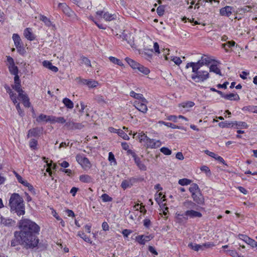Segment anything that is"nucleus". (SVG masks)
I'll use <instances>...</instances> for the list:
<instances>
[{
  "instance_id": "obj_37",
  "label": "nucleus",
  "mask_w": 257,
  "mask_h": 257,
  "mask_svg": "<svg viewBox=\"0 0 257 257\" xmlns=\"http://www.w3.org/2000/svg\"><path fill=\"white\" fill-rule=\"evenodd\" d=\"M188 246L195 251L203 250L202 244H198L196 243H190L188 244Z\"/></svg>"
},
{
  "instance_id": "obj_34",
  "label": "nucleus",
  "mask_w": 257,
  "mask_h": 257,
  "mask_svg": "<svg viewBox=\"0 0 257 257\" xmlns=\"http://www.w3.org/2000/svg\"><path fill=\"white\" fill-rule=\"evenodd\" d=\"M132 180V179L123 180L121 184L122 188L125 190L127 188H130L133 185L131 182Z\"/></svg>"
},
{
  "instance_id": "obj_36",
  "label": "nucleus",
  "mask_w": 257,
  "mask_h": 257,
  "mask_svg": "<svg viewBox=\"0 0 257 257\" xmlns=\"http://www.w3.org/2000/svg\"><path fill=\"white\" fill-rule=\"evenodd\" d=\"M7 92L9 94L14 104H16L17 103V97L16 96V94H15L11 88L9 87H8L7 88Z\"/></svg>"
},
{
  "instance_id": "obj_46",
  "label": "nucleus",
  "mask_w": 257,
  "mask_h": 257,
  "mask_svg": "<svg viewBox=\"0 0 257 257\" xmlns=\"http://www.w3.org/2000/svg\"><path fill=\"white\" fill-rule=\"evenodd\" d=\"M191 183V180L186 178L180 179L178 181V183L182 186L187 185L190 184Z\"/></svg>"
},
{
  "instance_id": "obj_44",
  "label": "nucleus",
  "mask_w": 257,
  "mask_h": 257,
  "mask_svg": "<svg viewBox=\"0 0 257 257\" xmlns=\"http://www.w3.org/2000/svg\"><path fill=\"white\" fill-rule=\"evenodd\" d=\"M218 125L219 127L222 128L228 127L230 126H233V122H228L227 121H222L219 123Z\"/></svg>"
},
{
  "instance_id": "obj_60",
  "label": "nucleus",
  "mask_w": 257,
  "mask_h": 257,
  "mask_svg": "<svg viewBox=\"0 0 257 257\" xmlns=\"http://www.w3.org/2000/svg\"><path fill=\"white\" fill-rule=\"evenodd\" d=\"M249 245H250L252 247H254L257 246V242L253 239L249 238L248 240L246 242Z\"/></svg>"
},
{
  "instance_id": "obj_55",
  "label": "nucleus",
  "mask_w": 257,
  "mask_h": 257,
  "mask_svg": "<svg viewBox=\"0 0 257 257\" xmlns=\"http://www.w3.org/2000/svg\"><path fill=\"white\" fill-rule=\"evenodd\" d=\"M201 59L203 60V62L205 65H209L213 61L212 59L207 56H202Z\"/></svg>"
},
{
  "instance_id": "obj_62",
  "label": "nucleus",
  "mask_w": 257,
  "mask_h": 257,
  "mask_svg": "<svg viewBox=\"0 0 257 257\" xmlns=\"http://www.w3.org/2000/svg\"><path fill=\"white\" fill-rule=\"evenodd\" d=\"M171 60L173 61L176 65H180L182 63V61L179 57H171Z\"/></svg>"
},
{
  "instance_id": "obj_16",
  "label": "nucleus",
  "mask_w": 257,
  "mask_h": 257,
  "mask_svg": "<svg viewBox=\"0 0 257 257\" xmlns=\"http://www.w3.org/2000/svg\"><path fill=\"white\" fill-rule=\"evenodd\" d=\"M42 130L39 127H35L32 129H30L28 131V133L27 134V137L30 138L32 137H37L40 136V134L41 133Z\"/></svg>"
},
{
  "instance_id": "obj_41",
  "label": "nucleus",
  "mask_w": 257,
  "mask_h": 257,
  "mask_svg": "<svg viewBox=\"0 0 257 257\" xmlns=\"http://www.w3.org/2000/svg\"><path fill=\"white\" fill-rule=\"evenodd\" d=\"M109 60L113 64H117L120 66H123V63L121 61L114 57L110 56L109 57Z\"/></svg>"
},
{
  "instance_id": "obj_49",
  "label": "nucleus",
  "mask_w": 257,
  "mask_h": 257,
  "mask_svg": "<svg viewBox=\"0 0 257 257\" xmlns=\"http://www.w3.org/2000/svg\"><path fill=\"white\" fill-rule=\"evenodd\" d=\"M165 12V6H160L157 9V13L159 16H162L164 15Z\"/></svg>"
},
{
  "instance_id": "obj_18",
  "label": "nucleus",
  "mask_w": 257,
  "mask_h": 257,
  "mask_svg": "<svg viewBox=\"0 0 257 257\" xmlns=\"http://www.w3.org/2000/svg\"><path fill=\"white\" fill-rule=\"evenodd\" d=\"M52 116L47 115L44 114H41L37 118L36 121L38 122H40L42 121H52L54 120V118L53 119H52Z\"/></svg>"
},
{
  "instance_id": "obj_38",
  "label": "nucleus",
  "mask_w": 257,
  "mask_h": 257,
  "mask_svg": "<svg viewBox=\"0 0 257 257\" xmlns=\"http://www.w3.org/2000/svg\"><path fill=\"white\" fill-rule=\"evenodd\" d=\"M189 191L192 194L193 193H196L198 191H200L198 185L196 183H193L190 185V187L189 189Z\"/></svg>"
},
{
  "instance_id": "obj_61",
  "label": "nucleus",
  "mask_w": 257,
  "mask_h": 257,
  "mask_svg": "<svg viewBox=\"0 0 257 257\" xmlns=\"http://www.w3.org/2000/svg\"><path fill=\"white\" fill-rule=\"evenodd\" d=\"M200 170L206 173L207 175H211V172L209 168L206 166H203L200 168Z\"/></svg>"
},
{
  "instance_id": "obj_29",
  "label": "nucleus",
  "mask_w": 257,
  "mask_h": 257,
  "mask_svg": "<svg viewBox=\"0 0 257 257\" xmlns=\"http://www.w3.org/2000/svg\"><path fill=\"white\" fill-rule=\"evenodd\" d=\"M9 70L11 74L16 76L18 75L19 70L18 68L15 64H13L8 66Z\"/></svg>"
},
{
  "instance_id": "obj_48",
  "label": "nucleus",
  "mask_w": 257,
  "mask_h": 257,
  "mask_svg": "<svg viewBox=\"0 0 257 257\" xmlns=\"http://www.w3.org/2000/svg\"><path fill=\"white\" fill-rule=\"evenodd\" d=\"M81 60L82 61V64H84L88 67H91L90 60L88 58L84 56H81Z\"/></svg>"
},
{
  "instance_id": "obj_30",
  "label": "nucleus",
  "mask_w": 257,
  "mask_h": 257,
  "mask_svg": "<svg viewBox=\"0 0 257 257\" xmlns=\"http://www.w3.org/2000/svg\"><path fill=\"white\" fill-rule=\"evenodd\" d=\"M63 103L65 106L69 109H72L74 107L73 102L68 98H64L63 99Z\"/></svg>"
},
{
  "instance_id": "obj_4",
  "label": "nucleus",
  "mask_w": 257,
  "mask_h": 257,
  "mask_svg": "<svg viewBox=\"0 0 257 257\" xmlns=\"http://www.w3.org/2000/svg\"><path fill=\"white\" fill-rule=\"evenodd\" d=\"M191 78L196 82H204L209 78V73L207 70H199L192 72Z\"/></svg>"
},
{
  "instance_id": "obj_3",
  "label": "nucleus",
  "mask_w": 257,
  "mask_h": 257,
  "mask_svg": "<svg viewBox=\"0 0 257 257\" xmlns=\"http://www.w3.org/2000/svg\"><path fill=\"white\" fill-rule=\"evenodd\" d=\"M37 234L18 235L21 239L20 244L27 249H33L37 247L39 241Z\"/></svg>"
},
{
  "instance_id": "obj_32",
  "label": "nucleus",
  "mask_w": 257,
  "mask_h": 257,
  "mask_svg": "<svg viewBox=\"0 0 257 257\" xmlns=\"http://www.w3.org/2000/svg\"><path fill=\"white\" fill-rule=\"evenodd\" d=\"M72 1L74 3L78 5V6L80 8L88 9L89 7L90 2L89 0L87 2H86L85 4H84L81 1H79L78 0H72Z\"/></svg>"
},
{
  "instance_id": "obj_28",
  "label": "nucleus",
  "mask_w": 257,
  "mask_h": 257,
  "mask_svg": "<svg viewBox=\"0 0 257 257\" xmlns=\"http://www.w3.org/2000/svg\"><path fill=\"white\" fill-rule=\"evenodd\" d=\"M40 20L43 22L47 27H50L52 26V23L50 19L44 15L40 16Z\"/></svg>"
},
{
  "instance_id": "obj_64",
  "label": "nucleus",
  "mask_w": 257,
  "mask_h": 257,
  "mask_svg": "<svg viewBox=\"0 0 257 257\" xmlns=\"http://www.w3.org/2000/svg\"><path fill=\"white\" fill-rule=\"evenodd\" d=\"M95 100L100 103H105L104 98L101 95H97L95 97Z\"/></svg>"
},
{
  "instance_id": "obj_7",
  "label": "nucleus",
  "mask_w": 257,
  "mask_h": 257,
  "mask_svg": "<svg viewBox=\"0 0 257 257\" xmlns=\"http://www.w3.org/2000/svg\"><path fill=\"white\" fill-rule=\"evenodd\" d=\"M203 61V60L201 58L197 62L188 63L186 65V68L188 69L189 67H192V72L198 71V69L201 70V68L205 65Z\"/></svg>"
},
{
  "instance_id": "obj_27",
  "label": "nucleus",
  "mask_w": 257,
  "mask_h": 257,
  "mask_svg": "<svg viewBox=\"0 0 257 257\" xmlns=\"http://www.w3.org/2000/svg\"><path fill=\"white\" fill-rule=\"evenodd\" d=\"M224 98L227 100H238L240 98L237 94L230 93L229 94H225Z\"/></svg>"
},
{
  "instance_id": "obj_2",
  "label": "nucleus",
  "mask_w": 257,
  "mask_h": 257,
  "mask_svg": "<svg viewBox=\"0 0 257 257\" xmlns=\"http://www.w3.org/2000/svg\"><path fill=\"white\" fill-rule=\"evenodd\" d=\"M9 206L11 210L17 213L19 216L23 215L25 213V207L23 198L18 193L11 195L9 200Z\"/></svg>"
},
{
  "instance_id": "obj_9",
  "label": "nucleus",
  "mask_w": 257,
  "mask_h": 257,
  "mask_svg": "<svg viewBox=\"0 0 257 257\" xmlns=\"http://www.w3.org/2000/svg\"><path fill=\"white\" fill-rule=\"evenodd\" d=\"M97 16L102 17L106 21H111L116 19V15L110 14L108 12H104L102 11H99L96 13Z\"/></svg>"
},
{
  "instance_id": "obj_23",
  "label": "nucleus",
  "mask_w": 257,
  "mask_h": 257,
  "mask_svg": "<svg viewBox=\"0 0 257 257\" xmlns=\"http://www.w3.org/2000/svg\"><path fill=\"white\" fill-rule=\"evenodd\" d=\"M43 66H45L46 68H48L50 70H52V71L54 72H57L58 71V68L53 66L50 62L48 61H44L43 62Z\"/></svg>"
},
{
  "instance_id": "obj_26",
  "label": "nucleus",
  "mask_w": 257,
  "mask_h": 257,
  "mask_svg": "<svg viewBox=\"0 0 257 257\" xmlns=\"http://www.w3.org/2000/svg\"><path fill=\"white\" fill-rule=\"evenodd\" d=\"M79 180L83 183H90L92 181V178L88 175H82L79 176Z\"/></svg>"
},
{
  "instance_id": "obj_35",
  "label": "nucleus",
  "mask_w": 257,
  "mask_h": 257,
  "mask_svg": "<svg viewBox=\"0 0 257 257\" xmlns=\"http://www.w3.org/2000/svg\"><path fill=\"white\" fill-rule=\"evenodd\" d=\"M114 132L117 133L119 136L125 140H128L130 139L128 135L121 130H115Z\"/></svg>"
},
{
  "instance_id": "obj_12",
  "label": "nucleus",
  "mask_w": 257,
  "mask_h": 257,
  "mask_svg": "<svg viewBox=\"0 0 257 257\" xmlns=\"http://www.w3.org/2000/svg\"><path fill=\"white\" fill-rule=\"evenodd\" d=\"M148 102H144L141 101V102L138 101H135L134 102V106L140 111L146 113L148 110V107L146 104Z\"/></svg>"
},
{
  "instance_id": "obj_53",
  "label": "nucleus",
  "mask_w": 257,
  "mask_h": 257,
  "mask_svg": "<svg viewBox=\"0 0 257 257\" xmlns=\"http://www.w3.org/2000/svg\"><path fill=\"white\" fill-rule=\"evenodd\" d=\"M98 85V82L97 81H94V80H89L87 85L89 88H94V87H96Z\"/></svg>"
},
{
  "instance_id": "obj_45",
  "label": "nucleus",
  "mask_w": 257,
  "mask_h": 257,
  "mask_svg": "<svg viewBox=\"0 0 257 257\" xmlns=\"http://www.w3.org/2000/svg\"><path fill=\"white\" fill-rule=\"evenodd\" d=\"M235 124L237 128L241 127L246 128L247 127V124L246 122L243 121H235L233 122V125Z\"/></svg>"
},
{
  "instance_id": "obj_40",
  "label": "nucleus",
  "mask_w": 257,
  "mask_h": 257,
  "mask_svg": "<svg viewBox=\"0 0 257 257\" xmlns=\"http://www.w3.org/2000/svg\"><path fill=\"white\" fill-rule=\"evenodd\" d=\"M137 69L145 75H147L150 73V70L148 68L144 67L140 64H139V66L138 67Z\"/></svg>"
},
{
  "instance_id": "obj_20",
  "label": "nucleus",
  "mask_w": 257,
  "mask_h": 257,
  "mask_svg": "<svg viewBox=\"0 0 257 257\" xmlns=\"http://www.w3.org/2000/svg\"><path fill=\"white\" fill-rule=\"evenodd\" d=\"M24 35L26 38H27L28 40L30 41H33L35 39V37L34 35L32 33V30L31 28H26L24 31Z\"/></svg>"
},
{
  "instance_id": "obj_52",
  "label": "nucleus",
  "mask_w": 257,
  "mask_h": 257,
  "mask_svg": "<svg viewBox=\"0 0 257 257\" xmlns=\"http://www.w3.org/2000/svg\"><path fill=\"white\" fill-rule=\"evenodd\" d=\"M101 198L102 201L104 202H110L112 200V198L108 196L107 194H103Z\"/></svg>"
},
{
  "instance_id": "obj_50",
  "label": "nucleus",
  "mask_w": 257,
  "mask_h": 257,
  "mask_svg": "<svg viewBox=\"0 0 257 257\" xmlns=\"http://www.w3.org/2000/svg\"><path fill=\"white\" fill-rule=\"evenodd\" d=\"M38 145V142L37 140L35 139H31L30 141L29 145L30 147L33 149L35 150L37 149V146Z\"/></svg>"
},
{
  "instance_id": "obj_42",
  "label": "nucleus",
  "mask_w": 257,
  "mask_h": 257,
  "mask_svg": "<svg viewBox=\"0 0 257 257\" xmlns=\"http://www.w3.org/2000/svg\"><path fill=\"white\" fill-rule=\"evenodd\" d=\"M137 137H138V139L141 143H144V144L146 143L149 138V137H148L144 133L139 134Z\"/></svg>"
},
{
  "instance_id": "obj_33",
  "label": "nucleus",
  "mask_w": 257,
  "mask_h": 257,
  "mask_svg": "<svg viewBox=\"0 0 257 257\" xmlns=\"http://www.w3.org/2000/svg\"><path fill=\"white\" fill-rule=\"evenodd\" d=\"M209 71L213 72L216 74L222 76V74L220 69L215 64L211 65L209 67Z\"/></svg>"
},
{
  "instance_id": "obj_17",
  "label": "nucleus",
  "mask_w": 257,
  "mask_h": 257,
  "mask_svg": "<svg viewBox=\"0 0 257 257\" xmlns=\"http://www.w3.org/2000/svg\"><path fill=\"white\" fill-rule=\"evenodd\" d=\"M15 84L13 86V88L17 92L22 91L21 88V81L19 75H16L14 77Z\"/></svg>"
},
{
  "instance_id": "obj_39",
  "label": "nucleus",
  "mask_w": 257,
  "mask_h": 257,
  "mask_svg": "<svg viewBox=\"0 0 257 257\" xmlns=\"http://www.w3.org/2000/svg\"><path fill=\"white\" fill-rule=\"evenodd\" d=\"M77 235L81 237L85 241L90 244L92 243V241L91 240V239L89 238V237L86 235L84 232L79 231L78 232Z\"/></svg>"
},
{
  "instance_id": "obj_31",
  "label": "nucleus",
  "mask_w": 257,
  "mask_h": 257,
  "mask_svg": "<svg viewBox=\"0 0 257 257\" xmlns=\"http://www.w3.org/2000/svg\"><path fill=\"white\" fill-rule=\"evenodd\" d=\"M13 39L14 41L16 47L21 46V39L19 35L17 34H14L13 35Z\"/></svg>"
},
{
  "instance_id": "obj_24",
  "label": "nucleus",
  "mask_w": 257,
  "mask_h": 257,
  "mask_svg": "<svg viewBox=\"0 0 257 257\" xmlns=\"http://www.w3.org/2000/svg\"><path fill=\"white\" fill-rule=\"evenodd\" d=\"M125 60L126 61L128 64L134 69H137L138 67L139 66L140 64L139 63L136 62L134 60L128 57L125 58Z\"/></svg>"
},
{
  "instance_id": "obj_56",
  "label": "nucleus",
  "mask_w": 257,
  "mask_h": 257,
  "mask_svg": "<svg viewBox=\"0 0 257 257\" xmlns=\"http://www.w3.org/2000/svg\"><path fill=\"white\" fill-rule=\"evenodd\" d=\"M54 118V120L53 121L61 123H64L66 122V120L64 119L63 117H55L54 116H52V119H53Z\"/></svg>"
},
{
  "instance_id": "obj_59",
  "label": "nucleus",
  "mask_w": 257,
  "mask_h": 257,
  "mask_svg": "<svg viewBox=\"0 0 257 257\" xmlns=\"http://www.w3.org/2000/svg\"><path fill=\"white\" fill-rule=\"evenodd\" d=\"M183 204L184 206L187 208H193L195 206V204L191 201H185Z\"/></svg>"
},
{
  "instance_id": "obj_22",
  "label": "nucleus",
  "mask_w": 257,
  "mask_h": 257,
  "mask_svg": "<svg viewBox=\"0 0 257 257\" xmlns=\"http://www.w3.org/2000/svg\"><path fill=\"white\" fill-rule=\"evenodd\" d=\"M130 94L131 97H134L135 99L141 100V101L144 102H148L147 99L143 97V95L142 94L137 93L134 91H131Z\"/></svg>"
},
{
  "instance_id": "obj_11",
  "label": "nucleus",
  "mask_w": 257,
  "mask_h": 257,
  "mask_svg": "<svg viewBox=\"0 0 257 257\" xmlns=\"http://www.w3.org/2000/svg\"><path fill=\"white\" fill-rule=\"evenodd\" d=\"M161 142L159 140H155L154 139H151L148 138L145 145L147 148H157L161 146Z\"/></svg>"
},
{
  "instance_id": "obj_5",
  "label": "nucleus",
  "mask_w": 257,
  "mask_h": 257,
  "mask_svg": "<svg viewBox=\"0 0 257 257\" xmlns=\"http://www.w3.org/2000/svg\"><path fill=\"white\" fill-rule=\"evenodd\" d=\"M58 7L68 17H70L73 20H78V17L76 14L66 4L59 3Z\"/></svg>"
},
{
  "instance_id": "obj_6",
  "label": "nucleus",
  "mask_w": 257,
  "mask_h": 257,
  "mask_svg": "<svg viewBox=\"0 0 257 257\" xmlns=\"http://www.w3.org/2000/svg\"><path fill=\"white\" fill-rule=\"evenodd\" d=\"M77 162L85 169H89L91 164L89 160L84 155L78 154L76 156Z\"/></svg>"
},
{
  "instance_id": "obj_8",
  "label": "nucleus",
  "mask_w": 257,
  "mask_h": 257,
  "mask_svg": "<svg viewBox=\"0 0 257 257\" xmlns=\"http://www.w3.org/2000/svg\"><path fill=\"white\" fill-rule=\"evenodd\" d=\"M184 215L186 217H183L184 219L187 220L188 218H201L202 216L201 213L194 210H188L184 212Z\"/></svg>"
},
{
  "instance_id": "obj_57",
  "label": "nucleus",
  "mask_w": 257,
  "mask_h": 257,
  "mask_svg": "<svg viewBox=\"0 0 257 257\" xmlns=\"http://www.w3.org/2000/svg\"><path fill=\"white\" fill-rule=\"evenodd\" d=\"M108 160L111 163H113L114 165L116 164V162L115 161L114 156L112 152H109L108 154Z\"/></svg>"
},
{
  "instance_id": "obj_10",
  "label": "nucleus",
  "mask_w": 257,
  "mask_h": 257,
  "mask_svg": "<svg viewBox=\"0 0 257 257\" xmlns=\"http://www.w3.org/2000/svg\"><path fill=\"white\" fill-rule=\"evenodd\" d=\"M234 10L233 7L226 6L220 9V15L222 16L229 17L234 12Z\"/></svg>"
},
{
  "instance_id": "obj_19",
  "label": "nucleus",
  "mask_w": 257,
  "mask_h": 257,
  "mask_svg": "<svg viewBox=\"0 0 257 257\" xmlns=\"http://www.w3.org/2000/svg\"><path fill=\"white\" fill-rule=\"evenodd\" d=\"M193 200L196 202L198 204H202L203 202V198L200 193V191H198L196 193H193L191 194Z\"/></svg>"
},
{
  "instance_id": "obj_21",
  "label": "nucleus",
  "mask_w": 257,
  "mask_h": 257,
  "mask_svg": "<svg viewBox=\"0 0 257 257\" xmlns=\"http://www.w3.org/2000/svg\"><path fill=\"white\" fill-rule=\"evenodd\" d=\"M205 153L207 155L214 158L215 160L218 161L219 162H220L223 164H225V161H224V159L221 157L217 156L214 153L210 152L208 150L205 151Z\"/></svg>"
},
{
  "instance_id": "obj_1",
  "label": "nucleus",
  "mask_w": 257,
  "mask_h": 257,
  "mask_svg": "<svg viewBox=\"0 0 257 257\" xmlns=\"http://www.w3.org/2000/svg\"><path fill=\"white\" fill-rule=\"evenodd\" d=\"M19 231H16L15 235H29L39 234L40 230V226L35 222L29 219H22L19 222Z\"/></svg>"
},
{
  "instance_id": "obj_14",
  "label": "nucleus",
  "mask_w": 257,
  "mask_h": 257,
  "mask_svg": "<svg viewBox=\"0 0 257 257\" xmlns=\"http://www.w3.org/2000/svg\"><path fill=\"white\" fill-rule=\"evenodd\" d=\"M65 126L69 130L81 129L84 127L82 123H76L72 121H69L65 123Z\"/></svg>"
},
{
  "instance_id": "obj_58",
  "label": "nucleus",
  "mask_w": 257,
  "mask_h": 257,
  "mask_svg": "<svg viewBox=\"0 0 257 257\" xmlns=\"http://www.w3.org/2000/svg\"><path fill=\"white\" fill-rule=\"evenodd\" d=\"M243 109H247L249 111L252 112H253V113H257V106H246V107H244L243 108Z\"/></svg>"
},
{
  "instance_id": "obj_54",
  "label": "nucleus",
  "mask_w": 257,
  "mask_h": 257,
  "mask_svg": "<svg viewBox=\"0 0 257 257\" xmlns=\"http://www.w3.org/2000/svg\"><path fill=\"white\" fill-rule=\"evenodd\" d=\"M194 104V103L192 101H187L182 103L181 105L184 108H190L193 107Z\"/></svg>"
},
{
  "instance_id": "obj_25",
  "label": "nucleus",
  "mask_w": 257,
  "mask_h": 257,
  "mask_svg": "<svg viewBox=\"0 0 257 257\" xmlns=\"http://www.w3.org/2000/svg\"><path fill=\"white\" fill-rule=\"evenodd\" d=\"M134 160L140 170L143 171H146L147 170V167L141 162L140 158L137 156Z\"/></svg>"
},
{
  "instance_id": "obj_47",
  "label": "nucleus",
  "mask_w": 257,
  "mask_h": 257,
  "mask_svg": "<svg viewBox=\"0 0 257 257\" xmlns=\"http://www.w3.org/2000/svg\"><path fill=\"white\" fill-rule=\"evenodd\" d=\"M235 42L233 41H228L227 43L222 44V47L225 49V50L227 51V47L230 48L235 45Z\"/></svg>"
},
{
  "instance_id": "obj_13",
  "label": "nucleus",
  "mask_w": 257,
  "mask_h": 257,
  "mask_svg": "<svg viewBox=\"0 0 257 257\" xmlns=\"http://www.w3.org/2000/svg\"><path fill=\"white\" fill-rule=\"evenodd\" d=\"M153 237L152 235H140L136 237V240L140 244H145L147 242L151 240Z\"/></svg>"
},
{
  "instance_id": "obj_63",
  "label": "nucleus",
  "mask_w": 257,
  "mask_h": 257,
  "mask_svg": "<svg viewBox=\"0 0 257 257\" xmlns=\"http://www.w3.org/2000/svg\"><path fill=\"white\" fill-rule=\"evenodd\" d=\"M228 254L233 257H238L240 255H238V253L236 251L234 250H229L228 251Z\"/></svg>"
},
{
  "instance_id": "obj_43",
  "label": "nucleus",
  "mask_w": 257,
  "mask_h": 257,
  "mask_svg": "<svg viewBox=\"0 0 257 257\" xmlns=\"http://www.w3.org/2000/svg\"><path fill=\"white\" fill-rule=\"evenodd\" d=\"M251 7L249 6H245L243 8L238 9V11L240 14H245L247 12H249L251 11Z\"/></svg>"
},
{
  "instance_id": "obj_51",
  "label": "nucleus",
  "mask_w": 257,
  "mask_h": 257,
  "mask_svg": "<svg viewBox=\"0 0 257 257\" xmlns=\"http://www.w3.org/2000/svg\"><path fill=\"white\" fill-rule=\"evenodd\" d=\"M160 151L165 155H170L172 153L171 150L167 147H163L161 148Z\"/></svg>"
},
{
  "instance_id": "obj_15",
  "label": "nucleus",
  "mask_w": 257,
  "mask_h": 257,
  "mask_svg": "<svg viewBox=\"0 0 257 257\" xmlns=\"http://www.w3.org/2000/svg\"><path fill=\"white\" fill-rule=\"evenodd\" d=\"M18 92L19 93V97L23 101L24 105L26 107H30L31 103L29 101V98L27 95L23 94V90Z\"/></svg>"
}]
</instances>
